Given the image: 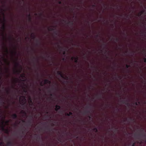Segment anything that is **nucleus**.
<instances>
[{
  "instance_id": "obj_40",
  "label": "nucleus",
  "mask_w": 146,
  "mask_h": 146,
  "mask_svg": "<svg viewBox=\"0 0 146 146\" xmlns=\"http://www.w3.org/2000/svg\"><path fill=\"white\" fill-rule=\"evenodd\" d=\"M78 59H76V60H75L74 62L75 63H77L78 62Z\"/></svg>"
},
{
  "instance_id": "obj_25",
  "label": "nucleus",
  "mask_w": 146,
  "mask_h": 146,
  "mask_svg": "<svg viewBox=\"0 0 146 146\" xmlns=\"http://www.w3.org/2000/svg\"><path fill=\"white\" fill-rule=\"evenodd\" d=\"M114 40H115L116 42H117L119 41V39L118 38H112Z\"/></svg>"
},
{
  "instance_id": "obj_4",
  "label": "nucleus",
  "mask_w": 146,
  "mask_h": 146,
  "mask_svg": "<svg viewBox=\"0 0 146 146\" xmlns=\"http://www.w3.org/2000/svg\"><path fill=\"white\" fill-rule=\"evenodd\" d=\"M121 102L123 104H125L127 105H129V104L128 102V100L127 99L122 100Z\"/></svg>"
},
{
  "instance_id": "obj_36",
  "label": "nucleus",
  "mask_w": 146,
  "mask_h": 146,
  "mask_svg": "<svg viewBox=\"0 0 146 146\" xmlns=\"http://www.w3.org/2000/svg\"><path fill=\"white\" fill-rule=\"evenodd\" d=\"M58 3L60 4H62V2L61 1H58Z\"/></svg>"
},
{
  "instance_id": "obj_5",
  "label": "nucleus",
  "mask_w": 146,
  "mask_h": 146,
  "mask_svg": "<svg viewBox=\"0 0 146 146\" xmlns=\"http://www.w3.org/2000/svg\"><path fill=\"white\" fill-rule=\"evenodd\" d=\"M141 131L143 133V134L139 133L137 135H136L135 134V135L136 136H137L138 137H140L141 136H145H145L146 137V134H145H145H144V135L143 134L144 132V131H143V129H141Z\"/></svg>"
},
{
  "instance_id": "obj_18",
  "label": "nucleus",
  "mask_w": 146,
  "mask_h": 146,
  "mask_svg": "<svg viewBox=\"0 0 146 146\" xmlns=\"http://www.w3.org/2000/svg\"><path fill=\"white\" fill-rule=\"evenodd\" d=\"M31 36L33 38H35V36L33 33H32L31 34Z\"/></svg>"
},
{
  "instance_id": "obj_21",
  "label": "nucleus",
  "mask_w": 146,
  "mask_h": 146,
  "mask_svg": "<svg viewBox=\"0 0 146 146\" xmlns=\"http://www.w3.org/2000/svg\"><path fill=\"white\" fill-rule=\"evenodd\" d=\"M4 131L5 133L8 134L9 133V131L8 129H6L5 131Z\"/></svg>"
},
{
  "instance_id": "obj_27",
  "label": "nucleus",
  "mask_w": 146,
  "mask_h": 146,
  "mask_svg": "<svg viewBox=\"0 0 146 146\" xmlns=\"http://www.w3.org/2000/svg\"><path fill=\"white\" fill-rule=\"evenodd\" d=\"M5 52H7V53H8V48L6 46L5 47Z\"/></svg>"
},
{
  "instance_id": "obj_33",
  "label": "nucleus",
  "mask_w": 146,
  "mask_h": 146,
  "mask_svg": "<svg viewBox=\"0 0 146 146\" xmlns=\"http://www.w3.org/2000/svg\"><path fill=\"white\" fill-rule=\"evenodd\" d=\"M15 65L16 66H18L19 65V64L18 62H16L15 63Z\"/></svg>"
},
{
  "instance_id": "obj_16",
  "label": "nucleus",
  "mask_w": 146,
  "mask_h": 146,
  "mask_svg": "<svg viewBox=\"0 0 146 146\" xmlns=\"http://www.w3.org/2000/svg\"><path fill=\"white\" fill-rule=\"evenodd\" d=\"M72 114V112H70L69 113H66L65 115L67 116H69L70 115H71Z\"/></svg>"
},
{
  "instance_id": "obj_53",
  "label": "nucleus",
  "mask_w": 146,
  "mask_h": 146,
  "mask_svg": "<svg viewBox=\"0 0 146 146\" xmlns=\"http://www.w3.org/2000/svg\"><path fill=\"white\" fill-rule=\"evenodd\" d=\"M33 59H35L36 60H37V61H38V59H36L35 58V57H33Z\"/></svg>"
},
{
  "instance_id": "obj_6",
  "label": "nucleus",
  "mask_w": 146,
  "mask_h": 146,
  "mask_svg": "<svg viewBox=\"0 0 146 146\" xmlns=\"http://www.w3.org/2000/svg\"><path fill=\"white\" fill-rule=\"evenodd\" d=\"M23 129H21V131H22V134H19V135L18 136H17V137L18 138H20V139H21L22 138V137H23V135H25V133H24V132L23 131Z\"/></svg>"
},
{
  "instance_id": "obj_52",
  "label": "nucleus",
  "mask_w": 146,
  "mask_h": 146,
  "mask_svg": "<svg viewBox=\"0 0 146 146\" xmlns=\"http://www.w3.org/2000/svg\"><path fill=\"white\" fill-rule=\"evenodd\" d=\"M62 21H63L65 22H66V21L64 19H63L62 20Z\"/></svg>"
},
{
  "instance_id": "obj_13",
  "label": "nucleus",
  "mask_w": 146,
  "mask_h": 146,
  "mask_svg": "<svg viewBox=\"0 0 146 146\" xmlns=\"http://www.w3.org/2000/svg\"><path fill=\"white\" fill-rule=\"evenodd\" d=\"M145 12V10H143L141 11V12L139 13L138 14V16H141L142 14H143Z\"/></svg>"
},
{
  "instance_id": "obj_32",
  "label": "nucleus",
  "mask_w": 146,
  "mask_h": 146,
  "mask_svg": "<svg viewBox=\"0 0 146 146\" xmlns=\"http://www.w3.org/2000/svg\"><path fill=\"white\" fill-rule=\"evenodd\" d=\"M10 90H6V92L7 94H9L10 92Z\"/></svg>"
},
{
  "instance_id": "obj_20",
  "label": "nucleus",
  "mask_w": 146,
  "mask_h": 146,
  "mask_svg": "<svg viewBox=\"0 0 146 146\" xmlns=\"http://www.w3.org/2000/svg\"><path fill=\"white\" fill-rule=\"evenodd\" d=\"M36 139L37 140H40V136L39 135H38V136H37V137H36Z\"/></svg>"
},
{
  "instance_id": "obj_45",
  "label": "nucleus",
  "mask_w": 146,
  "mask_h": 146,
  "mask_svg": "<svg viewBox=\"0 0 146 146\" xmlns=\"http://www.w3.org/2000/svg\"><path fill=\"white\" fill-rule=\"evenodd\" d=\"M92 6L93 7H94L96 6V5H92Z\"/></svg>"
},
{
  "instance_id": "obj_62",
  "label": "nucleus",
  "mask_w": 146,
  "mask_h": 146,
  "mask_svg": "<svg viewBox=\"0 0 146 146\" xmlns=\"http://www.w3.org/2000/svg\"><path fill=\"white\" fill-rule=\"evenodd\" d=\"M88 117H89V118H91V117L90 116H88Z\"/></svg>"
},
{
  "instance_id": "obj_55",
  "label": "nucleus",
  "mask_w": 146,
  "mask_h": 146,
  "mask_svg": "<svg viewBox=\"0 0 146 146\" xmlns=\"http://www.w3.org/2000/svg\"><path fill=\"white\" fill-rule=\"evenodd\" d=\"M40 85L41 86H43V85L42 84V82H41V83H40Z\"/></svg>"
},
{
  "instance_id": "obj_3",
  "label": "nucleus",
  "mask_w": 146,
  "mask_h": 146,
  "mask_svg": "<svg viewBox=\"0 0 146 146\" xmlns=\"http://www.w3.org/2000/svg\"><path fill=\"white\" fill-rule=\"evenodd\" d=\"M6 20L4 17L3 19V25L2 27V28L3 30H5V23L6 22Z\"/></svg>"
},
{
  "instance_id": "obj_57",
  "label": "nucleus",
  "mask_w": 146,
  "mask_h": 146,
  "mask_svg": "<svg viewBox=\"0 0 146 146\" xmlns=\"http://www.w3.org/2000/svg\"><path fill=\"white\" fill-rule=\"evenodd\" d=\"M2 35L3 36V38L4 39V38H5V36H4V35H3V34Z\"/></svg>"
},
{
  "instance_id": "obj_34",
  "label": "nucleus",
  "mask_w": 146,
  "mask_h": 146,
  "mask_svg": "<svg viewBox=\"0 0 146 146\" xmlns=\"http://www.w3.org/2000/svg\"><path fill=\"white\" fill-rule=\"evenodd\" d=\"M3 145V142H0V146H4Z\"/></svg>"
},
{
  "instance_id": "obj_47",
  "label": "nucleus",
  "mask_w": 146,
  "mask_h": 146,
  "mask_svg": "<svg viewBox=\"0 0 146 146\" xmlns=\"http://www.w3.org/2000/svg\"><path fill=\"white\" fill-rule=\"evenodd\" d=\"M23 91L25 92H27V90H26L24 89L23 90Z\"/></svg>"
},
{
  "instance_id": "obj_24",
  "label": "nucleus",
  "mask_w": 146,
  "mask_h": 146,
  "mask_svg": "<svg viewBox=\"0 0 146 146\" xmlns=\"http://www.w3.org/2000/svg\"><path fill=\"white\" fill-rule=\"evenodd\" d=\"M102 96L101 94H99L97 96V98H101L102 97Z\"/></svg>"
},
{
  "instance_id": "obj_63",
  "label": "nucleus",
  "mask_w": 146,
  "mask_h": 146,
  "mask_svg": "<svg viewBox=\"0 0 146 146\" xmlns=\"http://www.w3.org/2000/svg\"><path fill=\"white\" fill-rule=\"evenodd\" d=\"M52 126H54V124H53V123H52Z\"/></svg>"
},
{
  "instance_id": "obj_44",
  "label": "nucleus",
  "mask_w": 146,
  "mask_h": 146,
  "mask_svg": "<svg viewBox=\"0 0 146 146\" xmlns=\"http://www.w3.org/2000/svg\"><path fill=\"white\" fill-rule=\"evenodd\" d=\"M135 143H133L132 146H135Z\"/></svg>"
},
{
  "instance_id": "obj_28",
  "label": "nucleus",
  "mask_w": 146,
  "mask_h": 146,
  "mask_svg": "<svg viewBox=\"0 0 146 146\" xmlns=\"http://www.w3.org/2000/svg\"><path fill=\"white\" fill-rule=\"evenodd\" d=\"M140 104V102H135V104L136 106H138L139 104Z\"/></svg>"
},
{
  "instance_id": "obj_8",
  "label": "nucleus",
  "mask_w": 146,
  "mask_h": 146,
  "mask_svg": "<svg viewBox=\"0 0 146 146\" xmlns=\"http://www.w3.org/2000/svg\"><path fill=\"white\" fill-rule=\"evenodd\" d=\"M55 110L56 111H57L58 110L60 109L61 108V107L60 106L57 105L55 106Z\"/></svg>"
},
{
  "instance_id": "obj_23",
  "label": "nucleus",
  "mask_w": 146,
  "mask_h": 146,
  "mask_svg": "<svg viewBox=\"0 0 146 146\" xmlns=\"http://www.w3.org/2000/svg\"><path fill=\"white\" fill-rule=\"evenodd\" d=\"M54 29L52 28H48V30L49 31H53L54 30Z\"/></svg>"
},
{
  "instance_id": "obj_12",
  "label": "nucleus",
  "mask_w": 146,
  "mask_h": 146,
  "mask_svg": "<svg viewBox=\"0 0 146 146\" xmlns=\"http://www.w3.org/2000/svg\"><path fill=\"white\" fill-rule=\"evenodd\" d=\"M44 84H50L51 83V81L50 80H48L47 79H46L44 81Z\"/></svg>"
},
{
  "instance_id": "obj_9",
  "label": "nucleus",
  "mask_w": 146,
  "mask_h": 146,
  "mask_svg": "<svg viewBox=\"0 0 146 146\" xmlns=\"http://www.w3.org/2000/svg\"><path fill=\"white\" fill-rule=\"evenodd\" d=\"M20 99L22 103H23L26 100L25 97L24 96H21L20 97Z\"/></svg>"
},
{
  "instance_id": "obj_49",
  "label": "nucleus",
  "mask_w": 146,
  "mask_h": 146,
  "mask_svg": "<svg viewBox=\"0 0 146 146\" xmlns=\"http://www.w3.org/2000/svg\"><path fill=\"white\" fill-rule=\"evenodd\" d=\"M2 58H3L4 59L5 61H7V60L6 59H5L3 57H2Z\"/></svg>"
},
{
  "instance_id": "obj_14",
  "label": "nucleus",
  "mask_w": 146,
  "mask_h": 146,
  "mask_svg": "<svg viewBox=\"0 0 146 146\" xmlns=\"http://www.w3.org/2000/svg\"><path fill=\"white\" fill-rule=\"evenodd\" d=\"M76 59H78V57L77 56L76 57H72L71 58V60H76Z\"/></svg>"
},
{
  "instance_id": "obj_50",
  "label": "nucleus",
  "mask_w": 146,
  "mask_h": 146,
  "mask_svg": "<svg viewBox=\"0 0 146 146\" xmlns=\"http://www.w3.org/2000/svg\"><path fill=\"white\" fill-rule=\"evenodd\" d=\"M87 108H91V107L90 106H87Z\"/></svg>"
},
{
  "instance_id": "obj_59",
  "label": "nucleus",
  "mask_w": 146,
  "mask_h": 146,
  "mask_svg": "<svg viewBox=\"0 0 146 146\" xmlns=\"http://www.w3.org/2000/svg\"><path fill=\"white\" fill-rule=\"evenodd\" d=\"M50 96H53V94H50Z\"/></svg>"
},
{
  "instance_id": "obj_22",
  "label": "nucleus",
  "mask_w": 146,
  "mask_h": 146,
  "mask_svg": "<svg viewBox=\"0 0 146 146\" xmlns=\"http://www.w3.org/2000/svg\"><path fill=\"white\" fill-rule=\"evenodd\" d=\"M21 70H17L15 72L17 73L18 74H19L21 72Z\"/></svg>"
},
{
  "instance_id": "obj_46",
  "label": "nucleus",
  "mask_w": 146,
  "mask_h": 146,
  "mask_svg": "<svg viewBox=\"0 0 146 146\" xmlns=\"http://www.w3.org/2000/svg\"><path fill=\"white\" fill-rule=\"evenodd\" d=\"M12 53L13 54L14 53V54H16V52H12Z\"/></svg>"
},
{
  "instance_id": "obj_38",
  "label": "nucleus",
  "mask_w": 146,
  "mask_h": 146,
  "mask_svg": "<svg viewBox=\"0 0 146 146\" xmlns=\"http://www.w3.org/2000/svg\"><path fill=\"white\" fill-rule=\"evenodd\" d=\"M144 62H145V63H146V58H144Z\"/></svg>"
},
{
  "instance_id": "obj_39",
  "label": "nucleus",
  "mask_w": 146,
  "mask_h": 146,
  "mask_svg": "<svg viewBox=\"0 0 146 146\" xmlns=\"http://www.w3.org/2000/svg\"><path fill=\"white\" fill-rule=\"evenodd\" d=\"M29 100L30 103H32V100L30 98H29Z\"/></svg>"
},
{
  "instance_id": "obj_54",
  "label": "nucleus",
  "mask_w": 146,
  "mask_h": 146,
  "mask_svg": "<svg viewBox=\"0 0 146 146\" xmlns=\"http://www.w3.org/2000/svg\"><path fill=\"white\" fill-rule=\"evenodd\" d=\"M131 54H132V56H133L134 54V52H131Z\"/></svg>"
},
{
  "instance_id": "obj_29",
  "label": "nucleus",
  "mask_w": 146,
  "mask_h": 146,
  "mask_svg": "<svg viewBox=\"0 0 146 146\" xmlns=\"http://www.w3.org/2000/svg\"><path fill=\"white\" fill-rule=\"evenodd\" d=\"M45 129L48 131H50V129L48 127H45Z\"/></svg>"
},
{
  "instance_id": "obj_17",
  "label": "nucleus",
  "mask_w": 146,
  "mask_h": 146,
  "mask_svg": "<svg viewBox=\"0 0 146 146\" xmlns=\"http://www.w3.org/2000/svg\"><path fill=\"white\" fill-rule=\"evenodd\" d=\"M94 131H95L96 133L98 132V130L96 127H95L93 129Z\"/></svg>"
},
{
  "instance_id": "obj_15",
  "label": "nucleus",
  "mask_w": 146,
  "mask_h": 146,
  "mask_svg": "<svg viewBox=\"0 0 146 146\" xmlns=\"http://www.w3.org/2000/svg\"><path fill=\"white\" fill-rule=\"evenodd\" d=\"M76 59H78V57L77 56L76 57H72L71 58V60H76Z\"/></svg>"
},
{
  "instance_id": "obj_60",
  "label": "nucleus",
  "mask_w": 146,
  "mask_h": 146,
  "mask_svg": "<svg viewBox=\"0 0 146 146\" xmlns=\"http://www.w3.org/2000/svg\"><path fill=\"white\" fill-rule=\"evenodd\" d=\"M9 38L10 39H11L12 37L11 36H10Z\"/></svg>"
},
{
  "instance_id": "obj_51",
  "label": "nucleus",
  "mask_w": 146,
  "mask_h": 146,
  "mask_svg": "<svg viewBox=\"0 0 146 146\" xmlns=\"http://www.w3.org/2000/svg\"><path fill=\"white\" fill-rule=\"evenodd\" d=\"M30 118L31 119H32L33 118V117L32 116H30Z\"/></svg>"
},
{
  "instance_id": "obj_30",
  "label": "nucleus",
  "mask_w": 146,
  "mask_h": 146,
  "mask_svg": "<svg viewBox=\"0 0 146 146\" xmlns=\"http://www.w3.org/2000/svg\"><path fill=\"white\" fill-rule=\"evenodd\" d=\"M9 122V120H7L5 121V123L6 124L8 125Z\"/></svg>"
},
{
  "instance_id": "obj_11",
  "label": "nucleus",
  "mask_w": 146,
  "mask_h": 146,
  "mask_svg": "<svg viewBox=\"0 0 146 146\" xmlns=\"http://www.w3.org/2000/svg\"><path fill=\"white\" fill-rule=\"evenodd\" d=\"M12 117L14 119H16L17 118V116L16 113H14L12 115Z\"/></svg>"
},
{
  "instance_id": "obj_64",
  "label": "nucleus",
  "mask_w": 146,
  "mask_h": 146,
  "mask_svg": "<svg viewBox=\"0 0 146 146\" xmlns=\"http://www.w3.org/2000/svg\"><path fill=\"white\" fill-rule=\"evenodd\" d=\"M98 35H96V37H98Z\"/></svg>"
},
{
  "instance_id": "obj_10",
  "label": "nucleus",
  "mask_w": 146,
  "mask_h": 146,
  "mask_svg": "<svg viewBox=\"0 0 146 146\" xmlns=\"http://www.w3.org/2000/svg\"><path fill=\"white\" fill-rule=\"evenodd\" d=\"M4 122L2 121L1 123L2 126L1 127V130L2 131H5V129L4 128V126L3 125Z\"/></svg>"
},
{
  "instance_id": "obj_31",
  "label": "nucleus",
  "mask_w": 146,
  "mask_h": 146,
  "mask_svg": "<svg viewBox=\"0 0 146 146\" xmlns=\"http://www.w3.org/2000/svg\"><path fill=\"white\" fill-rule=\"evenodd\" d=\"M130 66V65H128L127 64H126V67L127 68H128Z\"/></svg>"
},
{
  "instance_id": "obj_35",
  "label": "nucleus",
  "mask_w": 146,
  "mask_h": 146,
  "mask_svg": "<svg viewBox=\"0 0 146 146\" xmlns=\"http://www.w3.org/2000/svg\"><path fill=\"white\" fill-rule=\"evenodd\" d=\"M28 123H29V125H31V123H32V122H31V120H29V121H28Z\"/></svg>"
},
{
  "instance_id": "obj_58",
  "label": "nucleus",
  "mask_w": 146,
  "mask_h": 146,
  "mask_svg": "<svg viewBox=\"0 0 146 146\" xmlns=\"http://www.w3.org/2000/svg\"><path fill=\"white\" fill-rule=\"evenodd\" d=\"M127 120V119H126V120H123V122H125L126 121V120Z\"/></svg>"
},
{
  "instance_id": "obj_56",
  "label": "nucleus",
  "mask_w": 146,
  "mask_h": 146,
  "mask_svg": "<svg viewBox=\"0 0 146 146\" xmlns=\"http://www.w3.org/2000/svg\"><path fill=\"white\" fill-rule=\"evenodd\" d=\"M54 33H55V34H56V35H57V33L56 32V31H55V32H54Z\"/></svg>"
},
{
  "instance_id": "obj_2",
  "label": "nucleus",
  "mask_w": 146,
  "mask_h": 146,
  "mask_svg": "<svg viewBox=\"0 0 146 146\" xmlns=\"http://www.w3.org/2000/svg\"><path fill=\"white\" fill-rule=\"evenodd\" d=\"M56 44H57V45L59 49H60V51H62V50H63V55H65V49L63 47H62V46H60L59 45L58 43H57Z\"/></svg>"
},
{
  "instance_id": "obj_48",
  "label": "nucleus",
  "mask_w": 146,
  "mask_h": 146,
  "mask_svg": "<svg viewBox=\"0 0 146 146\" xmlns=\"http://www.w3.org/2000/svg\"><path fill=\"white\" fill-rule=\"evenodd\" d=\"M38 44H40V42H39L38 40H36Z\"/></svg>"
},
{
  "instance_id": "obj_61",
  "label": "nucleus",
  "mask_w": 146,
  "mask_h": 146,
  "mask_svg": "<svg viewBox=\"0 0 146 146\" xmlns=\"http://www.w3.org/2000/svg\"><path fill=\"white\" fill-rule=\"evenodd\" d=\"M103 45H104V46H106V45L105 44H103Z\"/></svg>"
},
{
  "instance_id": "obj_19",
  "label": "nucleus",
  "mask_w": 146,
  "mask_h": 146,
  "mask_svg": "<svg viewBox=\"0 0 146 146\" xmlns=\"http://www.w3.org/2000/svg\"><path fill=\"white\" fill-rule=\"evenodd\" d=\"M67 23L68 24H70V25H73V21H69Z\"/></svg>"
},
{
  "instance_id": "obj_43",
  "label": "nucleus",
  "mask_w": 146,
  "mask_h": 146,
  "mask_svg": "<svg viewBox=\"0 0 146 146\" xmlns=\"http://www.w3.org/2000/svg\"><path fill=\"white\" fill-rule=\"evenodd\" d=\"M21 77H25V74H23V75H21Z\"/></svg>"
},
{
  "instance_id": "obj_42",
  "label": "nucleus",
  "mask_w": 146,
  "mask_h": 146,
  "mask_svg": "<svg viewBox=\"0 0 146 146\" xmlns=\"http://www.w3.org/2000/svg\"><path fill=\"white\" fill-rule=\"evenodd\" d=\"M47 58H52V57H50V55H48L47 56Z\"/></svg>"
},
{
  "instance_id": "obj_41",
  "label": "nucleus",
  "mask_w": 146,
  "mask_h": 146,
  "mask_svg": "<svg viewBox=\"0 0 146 146\" xmlns=\"http://www.w3.org/2000/svg\"><path fill=\"white\" fill-rule=\"evenodd\" d=\"M132 120V118H129L128 119H127V121H129V120Z\"/></svg>"
},
{
  "instance_id": "obj_37",
  "label": "nucleus",
  "mask_w": 146,
  "mask_h": 146,
  "mask_svg": "<svg viewBox=\"0 0 146 146\" xmlns=\"http://www.w3.org/2000/svg\"><path fill=\"white\" fill-rule=\"evenodd\" d=\"M29 20H30V21H31V17H30V14H29Z\"/></svg>"
},
{
  "instance_id": "obj_7",
  "label": "nucleus",
  "mask_w": 146,
  "mask_h": 146,
  "mask_svg": "<svg viewBox=\"0 0 146 146\" xmlns=\"http://www.w3.org/2000/svg\"><path fill=\"white\" fill-rule=\"evenodd\" d=\"M13 143L10 141H9L7 143V146H13Z\"/></svg>"
},
{
  "instance_id": "obj_26",
  "label": "nucleus",
  "mask_w": 146,
  "mask_h": 146,
  "mask_svg": "<svg viewBox=\"0 0 146 146\" xmlns=\"http://www.w3.org/2000/svg\"><path fill=\"white\" fill-rule=\"evenodd\" d=\"M90 113V111H86L84 112V114H86Z\"/></svg>"
},
{
  "instance_id": "obj_1",
  "label": "nucleus",
  "mask_w": 146,
  "mask_h": 146,
  "mask_svg": "<svg viewBox=\"0 0 146 146\" xmlns=\"http://www.w3.org/2000/svg\"><path fill=\"white\" fill-rule=\"evenodd\" d=\"M57 73L58 75H60L61 77L62 78L66 80L68 79V77L66 76L65 77L61 72L58 71L57 72Z\"/></svg>"
}]
</instances>
